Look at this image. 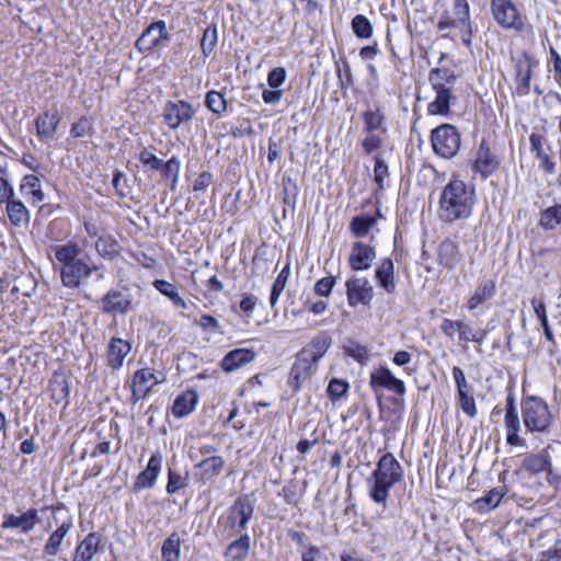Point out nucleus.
<instances>
[{
  "instance_id": "f257e3e1",
  "label": "nucleus",
  "mask_w": 561,
  "mask_h": 561,
  "mask_svg": "<svg viewBox=\"0 0 561 561\" xmlns=\"http://www.w3.org/2000/svg\"><path fill=\"white\" fill-rule=\"evenodd\" d=\"M474 187L462 180H451L439 197L440 217L448 222L470 217L474 205Z\"/></svg>"
},
{
  "instance_id": "f03ea898",
  "label": "nucleus",
  "mask_w": 561,
  "mask_h": 561,
  "mask_svg": "<svg viewBox=\"0 0 561 561\" xmlns=\"http://www.w3.org/2000/svg\"><path fill=\"white\" fill-rule=\"evenodd\" d=\"M403 478V469L391 453L381 456L376 468L367 479L370 499L385 508L390 489Z\"/></svg>"
},
{
  "instance_id": "7ed1b4c3",
  "label": "nucleus",
  "mask_w": 561,
  "mask_h": 561,
  "mask_svg": "<svg viewBox=\"0 0 561 561\" xmlns=\"http://www.w3.org/2000/svg\"><path fill=\"white\" fill-rule=\"evenodd\" d=\"M80 248L76 242H68L62 245H57L54 249L56 260L62 264L61 276L65 278H72L81 280L82 278L98 277L102 278L104 275L100 272L96 265L90 266L82 259H79Z\"/></svg>"
},
{
  "instance_id": "20e7f679",
  "label": "nucleus",
  "mask_w": 561,
  "mask_h": 561,
  "mask_svg": "<svg viewBox=\"0 0 561 561\" xmlns=\"http://www.w3.org/2000/svg\"><path fill=\"white\" fill-rule=\"evenodd\" d=\"M455 79L453 71L446 68H436L430 72L428 80L436 92V96L427 106L428 114L447 115L449 113L450 89Z\"/></svg>"
},
{
  "instance_id": "39448f33",
  "label": "nucleus",
  "mask_w": 561,
  "mask_h": 561,
  "mask_svg": "<svg viewBox=\"0 0 561 561\" xmlns=\"http://www.w3.org/2000/svg\"><path fill=\"white\" fill-rule=\"evenodd\" d=\"M451 27L460 30V38L462 44L466 47H470L472 43L473 30L469 12V3L467 0H455L453 7V15L446 12L440 16L437 23V28L439 31H444Z\"/></svg>"
},
{
  "instance_id": "423d86ee",
  "label": "nucleus",
  "mask_w": 561,
  "mask_h": 561,
  "mask_svg": "<svg viewBox=\"0 0 561 561\" xmlns=\"http://www.w3.org/2000/svg\"><path fill=\"white\" fill-rule=\"evenodd\" d=\"M522 415L526 430L530 433H542L551 424V413L545 400L538 397H527L522 402Z\"/></svg>"
},
{
  "instance_id": "0eeeda50",
  "label": "nucleus",
  "mask_w": 561,
  "mask_h": 561,
  "mask_svg": "<svg viewBox=\"0 0 561 561\" xmlns=\"http://www.w3.org/2000/svg\"><path fill=\"white\" fill-rule=\"evenodd\" d=\"M431 141L435 153L446 159L456 156L460 148V135L450 124H443L435 128L432 131Z\"/></svg>"
},
{
  "instance_id": "6e6552de",
  "label": "nucleus",
  "mask_w": 561,
  "mask_h": 561,
  "mask_svg": "<svg viewBox=\"0 0 561 561\" xmlns=\"http://www.w3.org/2000/svg\"><path fill=\"white\" fill-rule=\"evenodd\" d=\"M254 513V506L248 496H239L227 512L226 528L238 534L247 530Z\"/></svg>"
},
{
  "instance_id": "1a4fd4ad",
  "label": "nucleus",
  "mask_w": 561,
  "mask_h": 561,
  "mask_svg": "<svg viewBox=\"0 0 561 561\" xmlns=\"http://www.w3.org/2000/svg\"><path fill=\"white\" fill-rule=\"evenodd\" d=\"M491 12L503 28L517 32L524 28L522 15L512 0H492Z\"/></svg>"
},
{
  "instance_id": "9d476101",
  "label": "nucleus",
  "mask_w": 561,
  "mask_h": 561,
  "mask_svg": "<svg viewBox=\"0 0 561 561\" xmlns=\"http://www.w3.org/2000/svg\"><path fill=\"white\" fill-rule=\"evenodd\" d=\"M170 39L167 23L162 20L151 23L136 41L139 51H151Z\"/></svg>"
},
{
  "instance_id": "9b49d317",
  "label": "nucleus",
  "mask_w": 561,
  "mask_h": 561,
  "mask_svg": "<svg viewBox=\"0 0 561 561\" xmlns=\"http://www.w3.org/2000/svg\"><path fill=\"white\" fill-rule=\"evenodd\" d=\"M194 115L192 104L183 100L168 102L163 108V122L171 129H178L182 124L188 123Z\"/></svg>"
},
{
  "instance_id": "f8f14e48",
  "label": "nucleus",
  "mask_w": 561,
  "mask_h": 561,
  "mask_svg": "<svg viewBox=\"0 0 561 561\" xmlns=\"http://www.w3.org/2000/svg\"><path fill=\"white\" fill-rule=\"evenodd\" d=\"M537 64V60L526 51L516 59L515 83L517 94L527 95L529 93L533 68L536 67Z\"/></svg>"
},
{
  "instance_id": "ddd939ff",
  "label": "nucleus",
  "mask_w": 561,
  "mask_h": 561,
  "mask_svg": "<svg viewBox=\"0 0 561 561\" xmlns=\"http://www.w3.org/2000/svg\"><path fill=\"white\" fill-rule=\"evenodd\" d=\"M500 167V159L483 139L477 150L476 159L473 162L474 172L479 173L482 179H486L493 174Z\"/></svg>"
},
{
  "instance_id": "4468645a",
  "label": "nucleus",
  "mask_w": 561,
  "mask_h": 561,
  "mask_svg": "<svg viewBox=\"0 0 561 561\" xmlns=\"http://www.w3.org/2000/svg\"><path fill=\"white\" fill-rule=\"evenodd\" d=\"M61 116L57 110L45 111L35 118L36 135L44 144L55 139Z\"/></svg>"
},
{
  "instance_id": "2eb2a0df",
  "label": "nucleus",
  "mask_w": 561,
  "mask_h": 561,
  "mask_svg": "<svg viewBox=\"0 0 561 561\" xmlns=\"http://www.w3.org/2000/svg\"><path fill=\"white\" fill-rule=\"evenodd\" d=\"M369 385L373 389L382 388L399 396H404L405 385L387 367H379L370 374Z\"/></svg>"
},
{
  "instance_id": "dca6fc26",
  "label": "nucleus",
  "mask_w": 561,
  "mask_h": 561,
  "mask_svg": "<svg viewBox=\"0 0 561 561\" xmlns=\"http://www.w3.org/2000/svg\"><path fill=\"white\" fill-rule=\"evenodd\" d=\"M38 512L36 508H30L21 514H8L1 524L3 529H20L24 535L30 534L38 524Z\"/></svg>"
},
{
  "instance_id": "f3484780",
  "label": "nucleus",
  "mask_w": 561,
  "mask_h": 561,
  "mask_svg": "<svg viewBox=\"0 0 561 561\" xmlns=\"http://www.w3.org/2000/svg\"><path fill=\"white\" fill-rule=\"evenodd\" d=\"M317 369L318 365L298 353L289 373L288 385L294 391H298L300 387L317 371Z\"/></svg>"
},
{
  "instance_id": "a211bd4d",
  "label": "nucleus",
  "mask_w": 561,
  "mask_h": 561,
  "mask_svg": "<svg viewBox=\"0 0 561 561\" xmlns=\"http://www.w3.org/2000/svg\"><path fill=\"white\" fill-rule=\"evenodd\" d=\"M163 457L162 454L157 451L154 453L145 470H142L138 476L134 483V491H140L142 489H150L154 485L161 469H162Z\"/></svg>"
},
{
  "instance_id": "6ab92c4d",
  "label": "nucleus",
  "mask_w": 561,
  "mask_h": 561,
  "mask_svg": "<svg viewBox=\"0 0 561 561\" xmlns=\"http://www.w3.org/2000/svg\"><path fill=\"white\" fill-rule=\"evenodd\" d=\"M73 527V520L71 516H67L61 520L56 530H54L48 537L45 546L44 553L48 557L57 556L64 543L65 538L68 536Z\"/></svg>"
},
{
  "instance_id": "aec40b11",
  "label": "nucleus",
  "mask_w": 561,
  "mask_h": 561,
  "mask_svg": "<svg viewBox=\"0 0 561 561\" xmlns=\"http://www.w3.org/2000/svg\"><path fill=\"white\" fill-rule=\"evenodd\" d=\"M131 345L128 341L121 337H113L110 341L106 352L107 365L113 370L123 367L126 356L130 353Z\"/></svg>"
},
{
  "instance_id": "412c9836",
  "label": "nucleus",
  "mask_w": 561,
  "mask_h": 561,
  "mask_svg": "<svg viewBox=\"0 0 561 561\" xmlns=\"http://www.w3.org/2000/svg\"><path fill=\"white\" fill-rule=\"evenodd\" d=\"M376 257L375 250L363 242H355L350 254V264L354 271L368 270Z\"/></svg>"
},
{
  "instance_id": "4be33fe9",
  "label": "nucleus",
  "mask_w": 561,
  "mask_h": 561,
  "mask_svg": "<svg viewBox=\"0 0 561 561\" xmlns=\"http://www.w3.org/2000/svg\"><path fill=\"white\" fill-rule=\"evenodd\" d=\"M164 380L163 373L146 367L135 371L133 386L139 388L140 391L149 393L156 385L162 383Z\"/></svg>"
},
{
  "instance_id": "5701e85b",
  "label": "nucleus",
  "mask_w": 561,
  "mask_h": 561,
  "mask_svg": "<svg viewBox=\"0 0 561 561\" xmlns=\"http://www.w3.org/2000/svg\"><path fill=\"white\" fill-rule=\"evenodd\" d=\"M254 353L247 348L230 351L220 362V367L226 373H232L254 359Z\"/></svg>"
},
{
  "instance_id": "b1692460",
  "label": "nucleus",
  "mask_w": 561,
  "mask_h": 561,
  "mask_svg": "<svg viewBox=\"0 0 561 561\" xmlns=\"http://www.w3.org/2000/svg\"><path fill=\"white\" fill-rule=\"evenodd\" d=\"M100 543L101 538L98 534H89L78 543L72 561H92L100 550Z\"/></svg>"
},
{
  "instance_id": "393cba45",
  "label": "nucleus",
  "mask_w": 561,
  "mask_h": 561,
  "mask_svg": "<svg viewBox=\"0 0 561 561\" xmlns=\"http://www.w3.org/2000/svg\"><path fill=\"white\" fill-rule=\"evenodd\" d=\"M198 403V394L195 390H186L179 394L172 407V413L175 417H184L191 414Z\"/></svg>"
},
{
  "instance_id": "a878e982",
  "label": "nucleus",
  "mask_w": 561,
  "mask_h": 561,
  "mask_svg": "<svg viewBox=\"0 0 561 561\" xmlns=\"http://www.w3.org/2000/svg\"><path fill=\"white\" fill-rule=\"evenodd\" d=\"M330 345L331 339L329 336L318 335L299 354L318 365L319 359L328 352Z\"/></svg>"
},
{
  "instance_id": "bb28decb",
  "label": "nucleus",
  "mask_w": 561,
  "mask_h": 561,
  "mask_svg": "<svg viewBox=\"0 0 561 561\" xmlns=\"http://www.w3.org/2000/svg\"><path fill=\"white\" fill-rule=\"evenodd\" d=\"M48 391L50 393V399L59 404L62 401L67 402V399L70 394L69 381L64 373H54L49 386Z\"/></svg>"
},
{
  "instance_id": "cd10ccee",
  "label": "nucleus",
  "mask_w": 561,
  "mask_h": 561,
  "mask_svg": "<svg viewBox=\"0 0 561 561\" xmlns=\"http://www.w3.org/2000/svg\"><path fill=\"white\" fill-rule=\"evenodd\" d=\"M250 536L241 534L239 538L230 542L225 551L226 561H244L250 552Z\"/></svg>"
},
{
  "instance_id": "c85d7f7f",
  "label": "nucleus",
  "mask_w": 561,
  "mask_h": 561,
  "mask_svg": "<svg viewBox=\"0 0 561 561\" xmlns=\"http://www.w3.org/2000/svg\"><path fill=\"white\" fill-rule=\"evenodd\" d=\"M529 142L531 150L536 152V157L539 160L540 169L548 174H553L556 172V163L550 159L543 148V137L538 134H531L529 136Z\"/></svg>"
},
{
  "instance_id": "c756f323",
  "label": "nucleus",
  "mask_w": 561,
  "mask_h": 561,
  "mask_svg": "<svg viewBox=\"0 0 561 561\" xmlns=\"http://www.w3.org/2000/svg\"><path fill=\"white\" fill-rule=\"evenodd\" d=\"M538 226L545 231H553L561 226V204H554L540 210Z\"/></svg>"
},
{
  "instance_id": "7c9ffc66",
  "label": "nucleus",
  "mask_w": 561,
  "mask_h": 561,
  "mask_svg": "<svg viewBox=\"0 0 561 561\" xmlns=\"http://www.w3.org/2000/svg\"><path fill=\"white\" fill-rule=\"evenodd\" d=\"M368 283H346L348 302L352 306L362 304L367 305L373 298V288Z\"/></svg>"
},
{
  "instance_id": "2f4dec72",
  "label": "nucleus",
  "mask_w": 561,
  "mask_h": 561,
  "mask_svg": "<svg viewBox=\"0 0 561 561\" xmlns=\"http://www.w3.org/2000/svg\"><path fill=\"white\" fill-rule=\"evenodd\" d=\"M14 193L4 202H7V214L10 221L14 226H21L27 224L30 220V213L26 206L21 202L13 199Z\"/></svg>"
},
{
  "instance_id": "473e14b6",
  "label": "nucleus",
  "mask_w": 561,
  "mask_h": 561,
  "mask_svg": "<svg viewBox=\"0 0 561 561\" xmlns=\"http://www.w3.org/2000/svg\"><path fill=\"white\" fill-rule=\"evenodd\" d=\"M495 294V285L494 283H484L483 285H479L474 291L469 296L467 301V309L474 310L478 307L484 305L489 301Z\"/></svg>"
},
{
  "instance_id": "72a5a7b5",
  "label": "nucleus",
  "mask_w": 561,
  "mask_h": 561,
  "mask_svg": "<svg viewBox=\"0 0 561 561\" xmlns=\"http://www.w3.org/2000/svg\"><path fill=\"white\" fill-rule=\"evenodd\" d=\"M21 192L28 196L33 204H39L45 199V194L41 187V181L38 176L34 174H27L23 178Z\"/></svg>"
},
{
  "instance_id": "f704fd0d",
  "label": "nucleus",
  "mask_w": 561,
  "mask_h": 561,
  "mask_svg": "<svg viewBox=\"0 0 561 561\" xmlns=\"http://www.w3.org/2000/svg\"><path fill=\"white\" fill-rule=\"evenodd\" d=\"M130 300L127 295L118 291H110L103 300L105 312L124 313L128 310Z\"/></svg>"
},
{
  "instance_id": "c9c22d12",
  "label": "nucleus",
  "mask_w": 561,
  "mask_h": 561,
  "mask_svg": "<svg viewBox=\"0 0 561 561\" xmlns=\"http://www.w3.org/2000/svg\"><path fill=\"white\" fill-rule=\"evenodd\" d=\"M504 425L506 442L511 446H525V440L519 436L520 420L518 414H505Z\"/></svg>"
},
{
  "instance_id": "e433bc0d",
  "label": "nucleus",
  "mask_w": 561,
  "mask_h": 561,
  "mask_svg": "<svg viewBox=\"0 0 561 561\" xmlns=\"http://www.w3.org/2000/svg\"><path fill=\"white\" fill-rule=\"evenodd\" d=\"M225 467V460L220 456H210L196 465L202 470L203 480H211L219 476Z\"/></svg>"
},
{
  "instance_id": "4c0bfd02",
  "label": "nucleus",
  "mask_w": 561,
  "mask_h": 561,
  "mask_svg": "<svg viewBox=\"0 0 561 561\" xmlns=\"http://www.w3.org/2000/svg\"><path fill=\"white\" fill-rule=\"evenodd\" d=\"M376 224L377 218L375 216H356L351 220L350 230L356 238H364Z\"/></svg>"
},
{
  "instance_id": "58836bf2",
  "label": "nucleus",
  "mask_w": 561,
  "mask_h": 561,
  "mask_svg": "<svg viewBox=\"0 0 561 561\" xmlns=\"http://www.w3.org/2000/svg\"><path fill=\"white\" fill-rule=\"evenodd\" d=\"M438 259L443 265L451 267L459 260L457 243L449 239L444 240L438 249Z\"/></svg>"
},
{
  "instance_id": "ea45409f",
  "label": "nucleus",
  "mask_w": 561,
  "mask_h": 561,
  "mask_svg": "<svg viewBox=\"0 0 561 561\" xmlns=\"http://www.w3.org/2000/svg\"><path fill=\"white\" fill-rule=\"evenodd\" d=\"M163 561H179L181 557V540L178 534H171L162 543Z\"/></svg>"
},
{
  "instance_id": "a19ab883",
  "label": "nucleus",
  "mask_w": 561,
  "mask_h": 561,
  "mask_svg": "<svg viewBox=\"0 0 561 561\" xmlns=\"http://www.w3.org/2000/svg\"><path fill=\"white\" fill-rule=\"evenodd\" d=\"M9 160L7 154L0 151V203L8 199L13 194V188L9 183Z\"/></svg>"
},
{
  "instance_id": "79ce46f5",
  "label": "nucleus",
  "mask_w": 561,
  "mask_h": 561,
  "mask_svg": "<svg viewBox=\"0 0 561 561\" xmlns=\"http://www.w3.org/2000/svg\"><path fill=\"white\" fill-rule=\"evenodd\" d=\"M549 466V456L543 454L530 455L523 461V468L530 473H540L546 471Z\"/></svg>"
},
{
  "instance_id": "37998d69",
  "label": "nucleus",
  "mask_w": 561,
  "mask_h": 561,
  "mask_svg": "<svg viewBox=\"0 0 561 561\" xmlns=\"http://www.w3.org/2000/svg\"><path fill=\"white\" fill-rule=\"evenodd\" d=\"M504 492L500 488L490 490L485 495L476 501V506L480 511H490L495 508L501 503Z\"/></svg>"
},
{
  "instance_id": "c03bdc74",
  "label": "nucleus",
  "mask_w": 561,
  "mask_h": 561,
  "mask_svg": "<svg viewBox=\"0 0 561 561\" xmlns=\"http://www.w3.org/2000/svg\"><path fill=\"white\" fill-rule=\"evenodd\" d=\"M98 253L103 257L113 259L118 253V244L112 236H101L95 242Z\"/></svg>"
},
{
  "instance_id": "a18cd8bd",
  "label": "nucleus",
  "mask_w": 561,
  "mask_h": 561,
  "mask_svg": "<svg viewBox=\"0 0 561 561\" xmlns=\"http://www.w3.org/2000/svg\"><path fill=\"white\" fill-rule=\"evenodd\" d=\"M156 288L164 296H167L175 307L185 309L186 302L185 300L179 295L178 288L174 283H153Z\"/></svg>"
},
{
  "instance_id": "49530a36",
  "label": "nucleus",
  "mask_w": 561,
  "mask_h": 561,
  "mask_svg": "<svg viewBox=\"0 0 561 561\" xmlns=\"http://www.w3.org/2000/svg\"><path fill=\"white\" fill-rule=\"evenodd\" d=\"M362 117L365 123L364 131L375 133L383 123V115L378 107L365 111Z\"/></svg>"
},
{
  "instance_id": "de8ad7c7",
  "label": "nucleus",
  "mask_w": 561,
  "mask_h": 561,
  "mask_svg": "<svg viewBox=\"0 0 561 561\" xmlns=\"http://www.w3.org/2000/svg\"><path fill=\"white\" fill-rule=\"evenodd\" d=\"M218 42L217 25H209L203 33L201 47L204 56H209L215 49Z\"/></svg>"
},
{
  "instance_id": "09e8293b",
  "label": "nucleus",
  "mask_w": 561,
  "mask_h": 561,
  "mask_svg": "<svg viewBox=\"0 0 561 561\" xmlns=\"http://www.w3.org/2000/svg\"><path fill=\"white\" fill-rule=\"evenodd\" d=\"M205 104L215 114H221L227 108V101L224 94L214 90L206 94Z\"/></svg>"
},
{
  "instance_id": "8fccbe9b",
  "label": "nucleus",
  "mask_w": 561,
  "mask_h": 561,
  "mask_svg": "<svg viewBox=\"0 0 561 561\" xmlns=\"http://www.w3.org/2000/svg\"><path fill=\"white\" fill-rule=\"evenodd\" d=\"M352 28L354 34L360 38H369L373 34V25L370 21L362 14L354 16L352 21Z\"/></svg>"
},
{
  "instance_id": "3c124183",
  "label": "nucleus",
  "mask_w": 561,
  "mask_h": 561,
  "mask_svg": "<svg viewBox=\"0 0 561 561\" xmlns=\"http://www.w3.org/2000/svg\"><path fill=\"white\" fill-rule=\"evenodd\" d=\"M458 403L460 409L469 417H476L478 410L473 396L470 392H461L457 394Z\"/></svg>"
},
{
  "instance_id": "603ef678",
  "label": "nucleus",
  "mask_w": 561,
  "mask_h": 561,
  "mask_svg": "<svg viewBox=\"0 0 561 561\" xmlns=\"http://www.w3.org/2000/svg\"><path fill=\"white\" fill-rule=\"evenodd\" d=\"M180 165V160L175 157H172L167 162H162V168L160 169L163 178L172 180L173 186L176 184L179 179Z\"/></svg>"
},
{
  "instance_id": "864d4df0",
  "label": "nucleus",
  "mask_w": 561,
  "mask_h": 561,
  "mask_svg": "<svg viewBox=\"0 0 561 561\" xmlns=\"http://www.w3.org/2000/svg\"><path fill=\"white\" fill-rule=\"evenodd\" d=\"M348 383L343 379L334 378L329 382L328 394L332 401L340 400L348 390Z\"/></svg>"
},
{
  "instance_id": "5fc2aeb1",
  "label": "nucleus",
  "mask_w": 561,
  "mask_h": 561,
  "mask_svg": "<svg viewBox=\"0 0 561 561\" xmlns=\"http://www.w3.org/2000/svg\"><path fill=\"white\" fill-rule=\"evenodd\" d=\"M388 165L385 161L379 157H375V168H374V180L379 190L383 188L385 179L388 178Z\"/></svg>"
},
{
  "instance_id": "6e6d98bb",
  "label": "nucleus",
  "mask_w": 561,
  "mask_h": 561,
  "mask_svg": "<svg viewBox=\"0 0 561 561\" xmlns=\"http://www.w3.org/2000/svg\"><path fill=\"white\" fill-rule=\"evenodd\" d=\"M139 161L144 164V167L152 171H159L162 168L163 162L147 148H145L139 153Z\"/></svg>"
},
{
  "instance_id": "4d7b16f0",
  "label": "nucleus",
  "mask_w": 561,
  "mask_h": 561,
  "mask_svg": "<svg viewBox=\"0 0 561 561\" xmlns=\"http://www.w3.org/2000/svg\"><path fill=\"white\" fill-rule=\"evenodd\" d=\"M92 125L87 117H81L78 122L73 123L70 128V135L73 138H81L91 134Z\"/></svg>"
},
{
  "instance_id": "13d9d810",
  "label": "nucleus",
  "mask_w": 561,
  "mask_h": 561,
  "mask_svg": "<svg viewBox=\"0 0 561 561\" xmlns=\"http://www.w3.org/2000/svg\"><path fill=\"white\" fill-rule=\"evenodd\" d=\"M458 337L461 342H478V332L467 322L459 321Z\"/></svg>"
},
{
  "instance_id": "bf43d9fd",
  "label": "nucleus",
  "mask_w": 561,
  "mask_h": 561,
  "mask_svg": "<svg viewBox=\"0 0 561 561\" xmlns=\"http://www.w3.org/2000/svg\"><path fill=\"white\" fill-rule=\"evenodd\" d=\"M366 134L362 141V147L366 153H371L379 149L382 145V139L376 133L364 131Z\"/></svg>"
},
{
  "instance_id": "052dcab7",
  "label": "nucleus",
  "mask_w": 561,
  "mask_h": 561,
  "mask_svg": "<svg viewBox=\"0 0 561 561\" xmlns=\"http://www.w3.org/2000/svg\"><path fill=\"white\" fill-rule=\"evenodd\" d=\"M184 486H185V483H184V479L182 478V476L180 473H178V472L169 470L168 483H167V486H165L167 493L168 494H174L180 489H182Z\"/></svg>"
},
{
  "instance_id": "680f3d73",
  "label": "nucleus",
  "mask_w": 561,
  "mask_h": 561,
  "mask_svg": "<svg viewBox=\"0 0 561 561\" xmlns=\"http://www.w3.org/2000/svg\"><path fill=\"white\" fill-rule=\"evenodd\" d=\"M393 274V263L390 259H383L376 268L377 280H390Z\"/></svg>"
},
{
  "instance_id": "e2e57ef3",
  "label": "nucleus",
  "mask_w": 561,
  "mask_h": 561,
  "mask_svg": "<svg viewBox=\"0 0 561 561\" xmlns=\"http://www.w3.org/2000/svg\"><path fill=\"white\" fill-rule=\"evenodd\" d=\"M286 79V70L283 67H276L268 72L267 83L272 89L280 87Z\"/></svg>"
},
{
  "instance_id": "0e129e2a",
  "label": "nucleus",
  "mask_w": 561,
  "mask_h": 561,
  "mask_svg": "<svg viewBox=\"0 0 561 561\" xmlns=\"http://www.w3.org/2000/svg\"><path fill=\"white\" fill-rule=\"evenodd\" d=\"M453 377L457 388V394L461 392H470V385L467 382L465 373L458 366L453 368Z\"/></svg>"
},
{
  "instance_id": "69168bd1",
  "label": "nucleus",
  "mask_w": 561,
  "mask_h": 561,
  "mask_svg": "<svg viewBox=\"0 0 561 561\" xmlns=\"http://www.w3.org/2000/svg\"><path fill=\"white\" fill-rule=\"evenodd\" d=\"M347 354L360 364H365L369 359L368 351L359 344H352L346 348Z\"/></svg>"
},
{
  "instance_id": "338daca9",
  "label": "nucleus",
  "mask_w": 561,
  "mask_h": 561,
  "mask_svg": "<svg viewBox=\"0 0 561 561\" xmlns=\"http://www.w3.org/2000/svg\"><path fill=\"white\" fill-rule=\"evenodd\" d=\"M530 304H531L534 312L537 316L540 324L542 325L543 323L548 322L546 307H545L543 301L539 298H533Z\"/></svg>"
},
{
  "instance_id": "774afa93",
  "label": "nucleus",
  "mask_w": 561,
  "mask_h": 561,
  "mask_svg": "<svg viewBox=\"0 0 561 561\" xmlns=\"http://www.w3.org/2000/svg\"><path fill=\"white\" fill-rule=\"evenodd\" d=\"M536 561H561V548H552L542 551Z\"/></svg>"
}]
</instances>
